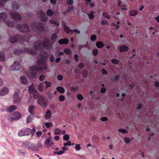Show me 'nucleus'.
I'll use <instances>...</instances> for the list:
<instances>
[{
  "mask_svg": "<svg viewBox=\"0 0 159 159\" xmlns=\"http://www.w3.org/2000/svg\"><path fill=\"white\" fill-rule=\"evenodd\" d=\"M118 131L120 132L123 133V134H126L127 133V131L125 129H120L118 130Z\"/></svg>",
  "mask_w": 159,
  "mask_h": 159,
  "instance_id": "47",
  "label": "nucleus"
},
{
  "mask_svg": "<svg viewBox=\"0 0 159 159\" xmlns=\"http://www.w3.org/2000/svg\"><path fill=\"white\" fill-rule=\"evenodd\" d=\"M65 152V151H60L58 152L54 151L53 152L54 155H55L56 154H57L58 155H61Z\"/></svg>",
  "mask_w": 159,
  "mask_h": 159,
  "instance_id": "37",
  "label": "nucleus"
},
{
  "mask_svg": "<svg viewBox=\"0 0 159 159\" xmlns=\"http://www.w3.org/2000/svg\"><path fill=\"white\" fill-rule=\"evenodd\" d=\"M47 95L49 99H51L52 98L53 95L51 93H48Z\"/></svg>",
  "mask_w": 159,
  "mask_h": 159,
  "instance_id": "64",
  "label": "nucleus"
},
{
  "mask_svg": "<svg viewBox=\"0 0 159 159\" xmlns=\"http://www.w3.org/2000/svg\"><path fill=\"white\" fill-rule=\"evenodd\" d=\"M138 14V12L136 10H132L129 12V15L131 16H134Z\"/></svg>",
  "mask_w": 159,
  "mask_h": 159,
  "instance_id": "30",
  "label": "nucleus"
},
{
  "mask_svg": "<svg viewBox=\"0 0 159 159\" xmlns=\"http://www.w3.org/2000/svg\"><path fill=\"white\" fill-rule=\"evenodd\" d=\"M111 62L115 64H117L119 63V61L116 59H113L111 61Z\"/></svg>",
  "mask_w": 159,
  "mask_h": 159,
  "instance_id": "50",
  "label": "nucleus"
},
{
  "mask_svg": "<svg viewBox=\"0 0 159 159\" xmlns=\"http://www.w3.org/2000/svg\"><path fill=\"white\" fill-rule=\"evenodd\" d=\"M43 83H44V86L46 84L45 86V89H46L48 87H50L51 85V83L50 82H48L47 81H44Z\"/></svg>",
  "mask_w": 159,
  "mask_h": 159,
  "instance_id": "33",
  "label": "nucleus"
},
{
  "mask_svg": "<svg viewBox=\"0 0 159 159\" xmlns=\"http://www.w3.org/2000/svg\"><path fill=\"white\" fill-rule=\"evenodd\" d=\"M100 120L102 121H106L108 119L106 117H103L101 118Z\"/></svg>",
  "mask_w": 159,
  "mask_h": 159,
  "instance_id": "61",
  "label": "nucleus"
},
{
  "mask_svg": "<svg viewBox=\"0 0 159 159\" xmlns=\"http://www.w3.org/2000/svg\"><path fill=\"white\" fill-rule=\"evenodd\" d=\"M101 23L103 25H106V24H107V25L108 24V23L107 21H106V20H102L101 21Z\"/></svg>",
  "mask_w": 159,
  "mask_h": 159,
  "instance_id": "62",
  "label": "nucleus"
},
{
  "mask_svg": "<svg viewBox=\"0 0 159 159\" xmlns=\"http://www.w3.org/2000/svg\"><path fill=\"white\" fill-rule=\"evenodd\" d=\"M23 38L19 35H12L9 38V42L11 43H14L17 40L19 41L23 40Z\"/></svg>",
  "mask_w": 159,
  "mask_h": 159,
  "instance_id": "9",
  "label": "nucleus"
},
{
  "mask_svg": "<svg viewBox=\"0 0 159 159\" xmlns=\"http://www.w3.org/2000/svg\"><path fill=\"white\" fill-rule=\"evenodd\" d=\"M29 128H26L20 130L18 133L19 136H22L25 135H30Z\"/></svg>",
  "mask_w": 159,
  "mask_h": 159,
  "instance_id": "13",
  "label": "nucleus"
},
{
  "mask_svg": "<svg viewBox=\"0 0 159 159\" xmlns=\"http://www.w3.org/2000/svg\"><path fill=\"white\" fill-rule=\"evenodd\" d=\"M88 16L89 17V19H93L94 18V16L93 15V12H90L89 14H88Z\"/></svg>",
  "mask_w": 159,
  "mask_h": 159,
  "instance_id": "46",
  "label": "nucleus"
},
{
  "mask_svg": "<svg viewBox=\"0 0 159 159\" xmlns=\"http://www.w3.org/2000/svg\"><path fill=\"white\" fill-rule=\"evenodd\" d=\"M61 133V130L58 128L56 129L54 131V134L56 135L59 134H60Z\"/></svg>",
  "mask_w": 159,
  "mask_h": 159,
  "instance_id": "43",
  "label": "nucleus"
},
{
  "mask_svg": "<svg viewBox=\"0 0 159 159\" xmlns=\"http://www.w3.org/2000/svg\"><path fill=\"white\" fill-rule=\"evenodd\" d=\"M28 90L29 92L33 95L35 99H37L40 96L38 92L31 86L28 87Z\"/></svg>",
  "mask_w": 159,
  "mask_h": 159,
  "instance_id": "11",
  "label": "nucleus"
},
{
  "mask_svg": "<svg viewBox=\"0 0 159 159\" xmlns=\"http://www.w3.org/2000/svg\"><path fill=\"white\" fill-rule=\"evenodd\" d=\"M57 38V35L56 33L53 34L51 36V40L53 43H54L56 41Z\"/></svg>",
  "mask_w": 159,
  "mask_h": 159,
  "instance_id": "31",
  "label": "nucleus"
},
{
  "mask_svg": "<svg viewBox=\"0 0 159 159\" xmlns=\"http://www.w3.org/2000/svg\"><path fill=\"white\" fill-rule=\"evenodd\" d=\"M107 90V89L104 87H102L101 89L100 92L101 93H105L106 92Z\"/></svg>",
  "mask_w": 159,
  "mask_h": 159,
  "instance_id": "58",
  "label": "nucleus"
},
{
  "mask_svg": "<svg viewBox=\"0 0 159 159\" xmlns=\"http://www.w3.org/2000/svg\"><path fill=\"white\" fill-rule=\"evenodd\" d=\"M34 107V106L33 105L30 106L28 108V110L29 112L31 115H33L32 111Z\"/></svg>",
  "mask_w": 159,
  "mask_h": 159,
  "instance_id": "38",
  "label": "nucleus"
},
{
  "mask_svg": "<svg viewBox=\"0 0 159 159\" xmlns=\"http://www.w3.org/2000/svg\"><path fill=\"white\" fill-rule=\"evenodd\" d=\"M51 111L50 110H48L45 116V117L47 119H49L51 117Z\"/></svg>",
  "mask_w": 159,
  "mask_h": 159,
  "instance_id": "27",
  "label": "nucleus"
},
{
  "mask_svg": "<svg viewBox=\"0 0 159 159\" xmlns=\"http://www.w3.org/2000/svg\"><path fill=\"white\" fill-rule=\"evenodd\" d=\"M45 78L44 75H41L39 77V80L41 81H43L45 80Z\"/></svg>",
  "mask_w": 159,
  "mask_h": 159,
  "instance_id": "55",
  "label": "nucleus"
},
{
  "mask_svg": "<svg viewBox=\"0 0 159 159\" xmlns=\"http://www.w3.org/2000/svg\"><path fill=\"white\" fill-rule=\"evenodd\" d=\"M98 50L97 49L95 48L93 49L92 52V53L95 56H97L98 54Z\"/></svg>",
  "mask_w": 159,
  "mask_h": 159,
  "instance_id": "42",
  "label": "nucleus"
},
{
  "mask_svg": "<svg viewBox=\"0 0 159 159\" xmlns=\"http://www.w3.org/2000/svg\"><path fill=\"white\" fill-rule=\"evenodd\" d=\"M45 126L48 128L50 127H52L53 125L52 124L51 122H46L45 124Z\"/></svg>",
  "mask_w": 159,
  "mask_h": 159,
  "instance_id": "49",
  "label": "nucleus"
},
{
  "mask_svg": "<svg viewBox=\"0 0 159 159\" xmlns=\"http://www.w3.org/2000/svg\"><path fill=\"white\" fill-rule=\"evenodd\" d=\"M65 31L67 34H72L73 33V31L76 32L78 31L77 29H74V30H72L70 29L69 27L66 26L64 27Z\"/></svg>",
  "mask_w": 159,
  "mask_h": 159,
  "instance_id": "18",
  "label": "nucleus"
},
{
  "mask_svg": "<svg viewBox=\"0 0 159 159\" xmlns=\"http://www.w3.org/2000/svg\"><path fill=\"white\" fill-rule=\"evenodd\" d=\"M30 76L31 78H36L37 77V73L36 70H35L34 67L30 68Z\"/></svg>",
  "mask_w": 159,
  "mask_h": 159,
  "instance_id": "15",
  "label": "nucleus"
},
{
  "mask_svg": "<svg viewBox=\"0 0 159 159\" xmlns=\"http://www.w3.org/2000/svg\"><path fill=\"white\" fill-rule=\"evenodd\" d=\"M63 139L66 141H68L69 139V135L68 134L65 135L63 137Z\"/></svg>",
  "mask_w": 159,
  "mask_h": 159,
  "instance_id": "41",
  "label": "nucleus"
},
{
  "mask_svg": "<svg viewBox=\"0 0 159 159\" xmlns=\"http://www.w3.org/2000/svg\"><path fill=\"white\" fill-rule=\"evenodd\" d=\"M74 9V8L72 6H69L67 8V12H68V14H70L71 11H72Z\"/></svg>",
  "mask_w": 159,
  "mask_h": 159,
  "instance_id": "39",
  "label": "nucleus"
},
{
  "mask_svg": "<svg viewBox=\"0 0 159 159\" xmlns=\"http://www.w3.org/2000/svg\"><path fill=\"white\" fill-rule=\"evenodd\" d=\"M12 116H8L7 119L8 120L12 121L13 120H17L20 119L21 117V114L18 112H13L12 114Z\"/></svg>",
  "mask_w": 159,
  "mask_h": 159,
  "instance_id": "7",
  "label": "nucleus"
},
{
  "mask_svg": "<svg viewBox=\"0 0 159 159\" xmlns=\"http://www.w3.org/2000/svg\"><path fill=\"white\" fill-rule=\"evenodd\" d=\"M20 91L19 89H17L15 92L13 96V102L15 103H19L20 102L21 98L20 96Z\"/></svg>",
  "mask_w": 159,
  "mask_h": 159,
  "instance_id": "6",
  "label": "nucleus"
},
{
  "mask_svg": "<svg viewBox=\"0 0 159 159\" xmlns=\"http://www.w3.org/2000/svg\"><path fill=\"white\" fill-rule=\"evenodd\" d=\"M17 107L16 106L11 105L9 107L6 108V110L7 111L11 112L17 109Z\"/></svg>",
  "mask_w": 159,
  "mask_h": 159,
  "instance_id": "20",
  "label": "nucleus"
},
{
  "mask_svg": "<svg viewBox=\"0 0 159 159\" xmlns=\"http://www.w3.org/2000/svg\"><path fill=\"white\" fill-rule=\"evenodd\" d=\"M97 36L95 35H92L90 37V40L92 41H94L96 39Z\"/></svg>",
  "mask_w": 159,
  "mask_h": 159,
  "instance_id": "45",
  "label": "nucleus"
},
{
  "mask_svg": "<svg viewBox=\"0 0 159 159\" xmlns=\"http://www.w3.org/2000/svg\"><path fill=\"white\" fill-rule=\"evenodd\" d=\"M48 56L47 52H41L38 59V64L34 66V68L37 72H39L45 71L48 68L47 58Z\"/></svg>",
  "mask_w": 159,
  "mask_h": 159,
  "instance_id": "1",
  "label": "nucleus"
},
{
  "mask_svg": "<svg viewBox=\"0 0 159 159\" xmlns=\"http://www.w3.org/2000/svg\"><path fill=\"white\" fill-rule=\"evenodd\" d=\"M20 81L21 84H26L27 83V79L25 76H21Z\"/></svg>",
  "mask_w": 159,
  "mask_h": 159,
  "instance_id": "21",
  "label": "nucleus"
},
{
  "mask_svg": "<svg viewBox=\"0 0 159 159\" xmlns=\"http://www.w3.org/2000/svg\"><path fill=\"white\" fill-rule=\"evenodd\" d=\"M12 9L14 10H17L19 9V6L18 4L15 2H12Z\"/></svg>",
  "mask_w": 159,
  "mask_h": 159,
  "instance_id": "24",
  "label": "nucleus"
},
{
  "mask_svg": "<svg viewBox=\"0 0 159 159\" xmlns=\"http://www.w3.org/2000/svg\"><path fill=\"white\" fill-rule=\"evenodd\" d=\"M8 89L6 88H3L0 90V95L2 96L7 94L8 93Z\"/></svg>",
  "mask_w": 159,
  "mask_h": 159,
  "instance_id": "17",
  "label": "nucleus"
},
{
  "mask_svg": "<svg viewBox=\"0 0 159 159\" xmlns=\"http://www.w3.org/2000/svg\"><path fill=\"white\" fill-rule=\"evenodd\" d=\"M24 51L25 52H28L31 54H36V52H35L34 50L31 49V48H25L24 50Z\"/></svg>",
  "mask_w": 159,
  "mask_h": 159,
  "instance_id": "28",
  "label": "nucleus"
},
{
  "mask_svg": "<svg viewBox=\"0 0 159 159\" xmlns=\"http://www.w3.org/2000/svg\"><path fill=\"white\" fill-rule=\"evenodd\" d=\"M76 146H75V149L77 150H80L81 149V147L80 146V144L77 145L76 144H75Z\"/></svg>",
  "mask_w": 159,
  "mask_h": 159,
  "instance_id": "54",
  "label": "nucleus"
},
{
  "mask_svg": "<svg viewBox=\"0 0 159 159\" xmlns=\"http://www.w3.org/2000/svg\"><path fill=\"white\" fill-rule=\"evenodd\" d=\"M124 142L126 143H128L130 142V140L127 137H125L124 139Z\"/></svg>",
  "mask_w": 159,
  "mask_h": 159,
  "instance_id": "52",
  "label": "nucleus"
},
{
  "mask_svg": "<svg viewBox=\"0 0 159 159\" xmlns=\"http://www.w3.org/2000/svg\"><path fill=\"white\" fill-rule=\"evenodd\" d=\"M5 23L7 25L10 27H12L13 25V23L10 20H7L5 22Z\"/></svg>",
  "mask_w": 159,
  "mask_h": 159,
  "instance_id": "32",
  "label": "nucleus"
},
{
  "mask_svg": "<svg viewBox=\"0 0 159 159\" xmlns=\"http://www.w3.org/2000/svg\"><path fill=\"white\" fill-rule=\"evenodd\" d=\"M68 43V40L66 39H61L58 41V43L60 44H67Z\"/></svg>",
  "mask_w": 159,
  "mask_h": 159,
  "instance_id": "22",
  "label": "nucleus"
},
{
  "mask_svg": "<svg viewBox=\"0 0 159 159\" xmlns=\"http://www.w3.org/2000/svg\"><path fill=\"white\" fill-rule=\"evenodd\" d=\"M39 15L40 16L41 20L42 21L44 22L47 21L48 20L46 14L43 11H40Z\"/></svg>",
  "mask_w": 159,
  "mask_h": 159,
  "instance_id": "16",
  "label": "nucleus"
},
{
  "mask_svg": "<svg viewBox=\"0 0 159 159\" xmlns=\"http://www.w3.org/2000/svg\"><path fill=\"white\" fill-rule=\"evenodd\" d=\"M5 59V55L2 52H0V61H4Z\"/></svg>",
  "mask_w": 159,
  "mask_h": 159,
  "instance_id": "34",
  "label": "nucleus"
},
{
  "mask_svg": "<svg viewBox=\"0 0 159 159\" xmlns=\"http://www.w3.org/2000/svg\"><path fill=\"white\" fill-rule=\"evenodd\" d=\"M66 2L68 5H71L73 3V0H66Z\"/></svg>",
  "mask_w": 159,
  "mask_h": 159,
  "instance_id": "56",
  "label": "nucleus"
},
{
  "mask_svg": "<svg viewBox=\"0 0 159 159\" xmlns=\"http://www.w3.org/2000/svg\"><path fill=\"white\" fill-rule=\"evenodd\" d=\"M102 15L104 17H105L107 19H109L110 18V16L107 13H103Z\"/></svg>",
  "mask_w": 159,
  "mask_h": 159,
  "instance_id": "53",
  "label": "nucleus"
},
{
  "mask_svg": "<svg viewBox=\"0 0 159 159\" xmlns=\"http://www.w3.org/2000/svg\"><path fill=\"white\" fill-rule=\"evenodd\" d=\"M9 14L15 20H20L21 19V17L20 14L17 12L11 11L9 12Z\"/></svg>",
  "mask_w": 159,
  "mask_h": 159,
  "instance_id": "12",
  "label": "nucleus"
},
{
  "mask_svg": "<svg viewBox=\"0 0 159 159\" xmlns=\"http://www.w3.org/2000/svg\"><path fill=\"white\" fill-rule=\"evenodd\" d=\"M30 27L33 31L36 33H39L44 29L43 26L40 23L33 22L31 23Z\"/></svg>",
  "mask_w": 159,
  "mask_h": 159,
  "instance_id": "3",
  "label": "nucleus"
},
{
  "mask_svg": "<svg viewBox=\"0 0 159 159\" xmlns=\"http://www.w3.org/2000/svg\"><path fill=\"white\" fill-rule=\"evenodd\" d=\"M120 76L117 75H116L115 77H113L112 80V81H117L120 78Z\"/></svg>",
  "mask_w": 159,
  "mask_h": 159,
  "instance_id": "40",
  "label": "nucleus"
},
{
  "mask_svg": "<svg viewBox=\"0 0 159 159\" xmlns=\"http://www.w3.org/2000/svg\"><path fill=\"white\" fill-rule=\"evenodd\" d=\"M23 145L33 151H38L42 148V144L39 142H37V145H34L29 142H25Z\"/></svg>",
  "mask_w": 159,
  "mask_h": 159,
  "instance_id": "2",
  "label": "nucleus"
},
{
  "mask_svg": "<svg viewBox=\"0 0 159 159\" xmlns=\"http://www.w3.org/2000/svg\"><path fill=\"white\" fill-rule=\"evenodd\" d=\"M56 90L57 91L61 93H63L65 92L64 89L61 86H58L57 87Z\"/></svg>",
  "mask_w": 159,
  "mask_h": 159,
  "instance_id": "29",
  "label": "nucleus"
},
{
  "mask_svg": "<svg viewBox=\"0 0 159 159\" xmlns=\"http://www.w3.org/2000/svg\"><path fill=\"white\" fill-rule=\"evenodd\" d=\"M53 11L51 9H48L47 11V14L48 16H51L53 14Z\"/></svg>",
  "mask_w": 159,
  "mask_h": 159,
  "instance_id": "35",
  "label": "nucleus"
},
{
  "mask_svg": "<svg viewBox=\"0 0 159 159\" xmlns=\"http://www.w3.org/2000/svg\"><path fill=\"white\" fill-rule=\"evenodd\" d=\"M18 30L23 33H26L30 31L28 25L26 23L18 25L17 27Z\"/></svg>",
  "mask_w": 159,
  "mask_h": 159,
  "instance_id": "4",
  "label": "nucleus"
},
{
  "mask_svg": "<svg viewBox=\"0 0 159 159\" xmlns=\"http://www.w3.org/2000/svg\"><path fill=\"white\" fill-rule=\"evenodd\" d=\"M96 45L98 48H101L104 46V44L102 42L99 41L96 43Z\"/></svg>",
  "mask_w": 159,
  "mask_h": 159,
  "instance_id": "26",
  "label": "nucleus"
},
{
  "mask_svg": "<svg viewBox=\"0 0 159 159\" xmlns=\"http://www.w3.org/2000/svg\"><path fill=\"white\" fill-rule=\"evenodd\" d=\"M64 52L66 54L68 55L71 54V53L70 50L67 48H65L64 49Z\"/></svg>",
  "mask_w": 159,
  "mask_h": 159,
  "instance_id": "36",
  "label": "nucleus"
},
{
  "mask_svg": "<svg viewBox=\"0 0 159 159\" xmlns=\"http://www.w3.org/2000/svg\"><path fill=\"white\" fill-rule=\"evenodd\" d=\"M74 59L75 60L76 62H78L79 61L78 59V55L76 54H75L74 55Z\"/></svg>",
  "mask_w": 159,
  "mask_h": 159,
  "instance_id": "63",
  "label": "nucleus"
},
{
  "mask_svg": "<svg viewBox=\"0 0 159 159\" xmlns=\"http://www.w3.org/2000/svg\"><path fill=\"white\" fill-rule=\"evenodd\" d=\"M128 49L129 47L125 45L121 46L119 48V51L120 52L126 51L128 50Z\"/></svg>",
  "mask_w": 159,
  "mask_h": 159,
  "instance_id": "19",
  "label": "nucleus"
},
{
  "mask_svg": "<svg viewBox=\"0 0 159 159\" xmlns=\"http://www.w3.org/2000/svg\"><path fill=\"white\" fill-rule=\"evenodd\" d=\"M44 87V83L42 82L38 87V90L40 92L43 91Z\"/></svg>",
  "mask_w": 159,
  "mask_h": 159,
  "instance_id": "25",
  "label": "nucleus"
},
{
  "mask_svg": "<svg viewBox=\"0 0 159 159\" xmlns=\"http://www.w3.org/2000/svg\"><path fill=\"white\" fill-rule=\"evenodd\" d=\"M20 68V66L17 61H15L11 68L12 70H18Z\"/></svg>",
  "mask_w": 159,
  "mask_h": 159,
  "instance_id": "14",
  "label": "nucleus"
},
{
  "mask_svg": "<svg viewBox=\"0 0 159 159\" xmlns=\"http://www.w3.org/2000/svg\"><path fill=\"white\" fill-rule=\"evenodd\" d=\"M58 99L59 101L63 102L65 100V98L64 96L61 95L59 97Z\"/></svg>",
  "mask_w": 159,
  "mask_h": 159,
  "instance_id": "51",
  "label": "nucleus"
},
{
  "mask_svg": "<svg viewBox=\"0 0 159 159\" xmlns=\"http://www.w3.org/2000/svg\"><path fill=\"white\" fill-rule=\"evenodd\" d=\"M31 117L30 116H28L27 120H26V122L27 123H30L31 122Z\"/></svg>",
  "mask_w": 159,
  "mask_h": 159,
  "instance_id": "57",
  "label": "nucleus"
},
{
  "mask_svg": "<svg viewBox=\"0 0 159 159\" xmlns=\"http://www.w3.org/2000/svg\"><path fill=\"white\" fill-rule=\"evenodd\" d=\"M29 132H30V134H31L32 136H33L35 132H36L34 128L32 129H30L29 128Z\"/></svg>",
  "mask_w": 159,
  "mask_h": 159,
  "instance_id": "44",
  "label": "nucleus"
},
{
  "mask_svg": "<svg viewBox=\"0 0 159 159\" xmlns=\"http://www.w3.org/2000/svg\"><path fill=\"white\" fill-rule=\"evenodd\" d=\"M54 144L52 138L50 136L48 137L45 140L44 145L46 148H49Z\"/></svg>",
  "mask_w": 159,
  "mask_h": 159,
  "instance_id": "10",
  "label": "nucleus"
},
{
  "mask_svg": "<svg viewBox=\"0 0 159 159\" xmlns=\"http://www.w3.org/2000/svg\"><path fill=\"white\" fill-rule=\"evenodd\" d=\"M38 103L43 108L47 106V99L43 95L40 96L38 98Z\"/></svg>",
  "mask_w": 159,
  "mask_h": 159,
  "instance_id": "5",
  "label": "nucleus"
},
{
  "mask_svg": "<svg viewBox=\"0 0 159 159\" xmlns=\"http://www.w3.org/2000/svg\"><path fill=\"white\" fill-rule=\"evenodd\" d=\"M57 79L59 80H62L63 77L61 75H59L57 76Z\"/></svg>",
  "mask_w": 159,
  "mask_h": 159,
  "instance_id": "60",
  "label": "nucleus"
},
{
  "mask_svg": "<svg viewBox=\"0 0 159 159\" xmlns=\"http://www.w3.org/2000/svg\"><path fill=\"white\" fill-rule=\"evenodd\" d=\"M7 14L5 12L0 13V20H4L6 19L7 17Z\"/></svg>",
  "mask_w": 159,
  "mask_h": 159,
  "instance_id": "23",
  "label": "nucleus"
},
{
  "mask_svg": "<svg viewBox=\"0 0 159 159\" xmlns=\"http://www.w3.org/2000/svg\"><path fill=\"white\" fill-rule=\"evenodd\" d=\"M77 98L79 100H82L83 99V97L81 94H78L77 95Z\"/></svg>",
  "mask_w": 159,
  "mask_h": 159,
  "instance_id": "48",
  "label": "nucleus"
},
{
  "mask_svg": "<svg viewBox=\"0 0 159 159\" xmlns=\"http://www.w3.org/2000/svg\"><path fill=\"white\" fill-rule=\"evenodd\" d=\"M43 46L48 49H51L52 48V43L48 38H44L43 42Z\"/></svg>",
  "mask_w": 159,
  "mask_h": 159,
  "instance_id": "8",
  "label": "nucleus"
},
{
  "mask_svg": "<svg viewBox=\"0 0 159 159\" xmlns=\"http://www.w3.org/2000/svg\"><path fill=\"white\" fill-rule=\"evenodd\" d=\"M70 143H71V141H68L66 143H63V145L64 146H70Z\"/></svg>",
  "mask_w": 159,
  "mask_h": 159,
  "instance_id": "59",
  "label": "nucleus"
}]
</instances>
